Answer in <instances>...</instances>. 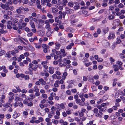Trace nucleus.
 Returning a JSON list of instances; mask_svg holds the SVG:
<instances>
[{"label":"nucleus","mask_w":125,"mask_h":125,"mask_svg":"<svg viewBox=\"0 0 125 125\" xmlns=\"http://www.w3.org/2000/svg\"><path fill=\"white\" fill-rule=\"evenodd\" d=\"M52 12V13H56L58 11V10L55 7H52L51 8Z\"/></svg>","instance_id":"ddd939ff"},{"label":"nucleus","mask_w":125,"mask_h":125,"mask_svg":"<svg viewBox=\"0 0 125 125\" xmlns=\"http://www.w3.org/2000/svg\"><path fill=\"white\" fill-rule=\"evenodd\" d=\"M5 116L7 119H9L11 117V115L10 114H7Z\"/></svg>","instance_id":"13d9d810"},{"label":"nucleus","mask_w":125,"mask_h":125,"mask_svg":"<svg viewBox=\"0 0 125 125\" xmlns=\"http://www.w3.org/2000/svg\"><path fill=\"white\" fill-rule=\"evenodd\" d=\"M52 78L53 79H57L58 80H60L61 78L60 76H57L56 74H54L52 76Z\"/></svg>","instance_id":"9d476101"},{"label":"nucleus","mask_w":125,"mask_h":125,"mask_svg":"<svg viewBox=\"0 0 125 125\" xmlns=\"http://www.w3.org/2000/svg\"><path fill=\"white\" fill-rule=\"evenodd\" d=\"M97 107L99 109V113H101L104 110V109L102 108L101 105H98L97 106Z\"/></svg>","instance_id":"2eb2a0df"},{"label":"nucleus","mask_w":125,"mask_h":125,"mask_svg":"<svg viewBox=\"0 0 125 125\" xmlns=\"http://www.w3.org/2000/svg\"><path fill=\"white\" fill-rule=\"evenodd\" d=\"M29 24L31 26V27L32 28H35V26L34 22L32 21H30L29 22Z\"/></svg>","instance_id":"f3484780"},{"label":"nucleus","mask_w":125,"mask_h":125,"mask_svg":"<svg viewBox=\"0 0 125 125\" xmlns=\"http://www.w3.org/2000/svg\"><path fill=\"white\" fill-rule=\"evenodd\" d=\"M98 111V110L97 108H95L94 109V113L97 114V113Z\"/></svg>","instance_id":"6e6d98bb"},{"label":"nucleus","mask_w":125,"mask_h":125,"mask_svg":"<svg viewBox=\"0 0 125 125\" xmlns=\"http://www.w3.org/2000/svg\"><path fill=\"white\" fill-rule=\"evenodd\" d=\"M116 63L120 66L121 65L123 64L122 62L120 61H118Z\"/></svg>","instance_id":"774afa93"},{"label":"nucleus","mask_w":125,"mask_h":125,"mask_svg":"<svg viewBox=\"0 0 125 125\" xmlns=\"http://www.w3.org/2000/svg\"><path fill=\"white\" fill-rule=\"evenodd\" d=\"M16 12L18 14H21L22 12V11H21V10L19 8L16 10Z\"/></svg>","instance_id":"4c0bfd02"},{"label":"nucleus","mask_w":125,"mask_h":125,"mask_svg":"<svg viewBox=\"0 0 125 125\" xmlns=\"http://www.w3.org/2000/svg\"><path fill=\"white\" fill-rule=\"evenodd\" d=\"M45 28L48 31H50L51 30V28L50 24L46 25L45 26Z\"/></svg>","instance_id":"4468645a"},{"label":"nucleus","mask_w":125,"mask_h":125,"mask_svg":"<svg viewBox=\"0 0 125 125\" xmlns=\"http://www.w3.org/2000/svg\"><path fill=\"white\" fill-rule=\"evenodd\" d=\"M25 31L27 32H30V29L28 27H26L24 29Z\"/></svg>","instance_id":"ea45409f"},{"label":"nucleus","mask_w":125,"mask_h":125,"mask_svg":"<svg viewBox=\"0 0 125 125\" xmlns=\"http://www.w3.org/2000/svg\"><path fill=\"white\" fill-rule=\"evenodd\" d=\"M63 76H62V78L63 80H64L66 78V76L67 75V72H65L63 73Z\"/></svg>","instance_id":"aec40b11"},{"label":"nucleus","mask_w":125,"mask_h":125,"mask_svg":"<svg viewBox=\"0 0 125 125\" xmlns=\"http://www.w3.org/2000/svg\"><path fill=\"white\" fill-rule=\"evenodd\" d=\"M115 36L114 34L113 33L111 32L109 33L108 38L109 40L113 39L115 38Z\"/></svg>","instance_id":"39448f33"},{"label":"nucleus","mask_w":125,"mask_h":125,"mask_svg":"<svg viewBox=\"0 0 125 125\" xmlns=\"http://www.w3.org/2000/svg\"><path fill=\"white\" fill-rule=\"evenodd\" d=\"M14 97L13 96H10L9 97V99L8 100V101L9 103H11L12 101V100L14 99Z\"/></svg>","instance_id":"a878e982"},{"label":"nucleus","mask_w":125,"mask_h":125,"mask_svg":"<svg viewBox=\"0 0 125 125\" xmlns=\"http://www.w3.org/2000/svg\"><path fill=\"white\" fill-rule=\"evenodd\" d=\"M37 33L39 36H42L44 35V33L43 31L40 30L37 32Z\"/></svg>","instance_id":"6ab92c4d"},{"label":"nucleus","mask_w":125,"mask_h":125,"mask_svg":"<svg viewBox=\"0 0 125 125\" xmlns=\"http://www.w3.org/2000/svg\"><path fill=\"white\" fill-rule=\"evenodd\" d=\"M45 23L46 24V25H49L50 24V22L49 21V20H46L44 21Z\"/></svg>","instance_id":"5fc2aeb1"},{"label":"nucleus","mask_w":125,"mask_h":125,"mask_svg":"<svg viewBox=\"0 0 125 125\" xmlns=\"http://www.w3.org/2000/svg\"><path fill=\"white\" fill-rule=\"evenodd\" d=\"M56 95V94L54 93H52L50 94V95L53 97H54Z\"/></svg>","instance_id":"e2e57ef3"},{"label":"nucleus","mask_w":125,"mask_h":125,"mask_svg":"<svg viewBox=\"0 0 125 125\" xmlns=\"http://www.w3.org/2000/svg\"><path fill=\"white\" fill-rule=\"evenodd\" d=\"M38 65H34L32 63H30L29 64V70L30 71H31V69H36L38 67Z\"/></svg>","instance_id":"f03ea898"},{"label":"nucleus","mask_w":125,"mask_h":125,"mask_svg":"<svg viewBox=\"0 0 125 125\" xmlns=\"http://www.w3.org/2000/svg\"><path fill=\"white\" fill-rule=\"evenodd\" d=\"M74 3L73 2H70L68 4V6L71 7H72L73 6Z\"/></svg>","instance_id":"393cba45"},{"label":"nucleus","mask_w":125,"mask_h":125,"mask_svg":"<svg viewBox=\"0 0 125 125\" xmlns=\"http://www.w3.org/2000/svg\"><path fill=\"white\" fill-rule=\"evenodd\" d=\"M28 102V100L27 99H25L23 101V103L24 104H27Z\"/></svg>","instance_id":"4d7b16f0"},{"label":"nucleus","mask_w":125,"mask_h":125,"mask_svg":"<svg viewBox=\"0 0 125 125\" xmlns=\"http://www.w3.org/2000/svg\"><path fill=\"white\" fill-rule=\"evenodd\" d=\"M42 47L43 49L44 52L45 53H47L48 51V49L49 48V46L45 44H42Z\"/></svg>","instance_id":"7ed1b4c3"},{"label":"nucleus","mask_w":125,"mask_h":125,"mask_svg":"<svg viewBox=\"0 0 125 125\" xmlns=\"http://www.w3.org/2000/svg\"><path fill=\"white\" fill-rule=\"evenodd\" d=\"M68 1L67 0H62V4L63 6H65L66 5V4L68 3Z\"/></svg>","instance_id":"b1692460"},{"label":"nucleus","mask_w":125,"mask_h":125,"mask_svg":"<svg viewBox=\"0 0 125 125\" xmlns=\"http://www.w3.org/2000/svg\"><path fill=\"white\" fill-rule=\"evenodd\" d=\"M47 16L50 19L52 18L53 17V16L52 14L49 13H47Z\"/></svg>","instance_id":"2f4dec72"},{"label":"nucleus","mask_w":125,"mask_h":125,"mask_svg":"<svg viewBox=\"0 0 125 125\" xmlns=\"http://www.w3.org/2000/svg\"><path fill=\"white\" fill-rule=\"evenodd\" d=\"M60 52L62 53V56L64 57L67 55V53L65 52V50L64 49H62L60 50Z\"/></svg>","instance_id":"0eeeda50"},{"label":"nucleus","mask_w":125,"mask_h":125,"mask_svg":"<svg viewBox=\"0 0 125 125\" xmlns=\"http://www.w3.org/2000/svg\"><path fill=\"white\" fill-rule=\"evenodd\" d=\"M109 104V103H103L101 104V106H102V107H104L106 105H108Z\"/></svg>","instance_id":"de8ad7c7"},{"label":"nucleus","mask_w":125,"mask_h":125,"mask_svg":"<svg viewBox=\"0 0 125 125\" xmlns=\"http://www.w3.org/2000/svg\"><path fill=\"white\" fill-rule=\"evenodd\" d=\"M66 114H67L68 115H70L71 114V110H69L68 111H66Z\"/></svg>","instance_id":"0e129e2a"},{"label":"nucleus","mask_w":125,"mask_h":125,"mask_svg":"<svg viewBox=\"0 0 125 125\" xmlns=\"http://www.w3.org/2000/svg\"><path fill=\"white\" fill-rule=\"evenodd\" d=\"M8 15H11L12 14V12L10 11H7V14Z\"/></svg>","instance_id":"864d4df0"},{"label":"nucleus","mask_w":125,"mask_h":125,"mask_svg":"<svg viewBox=\"0 0 125 125\" xmlns=\"http://www.w3.org/2000/svg\"><path fill=\"white\" fill-rule=\"evenodd\" d=\"M51 32L50 31H48L46 33V35L47 36L49 37L51 36Z\"/></svg>","instance_id":"49530a36"},{"label":"nucleus","mask_w":125,"mask_h":125,"mask_svg":"<svg viewBox=\"0 0 125 125\" xmlns=\"http://www.w3.org/2000/svg\"><path fill=\"white\" fill-rule=\"evenodd\" d=\"M120 56L121 58L122 59L124 58H125L124 55L122 53L120 54Z\"/></svg>","instance_id":"338daca9"},{"label":"nucleus","mask_w":125,"mask_h":125,"mask_svg":"<svg viewBox=\"0 0 125 125\" xmlns=\"http://www.w3.org/2000/svg\"><path fill=\"white\" fill-rule=\"evenodd\" d=\"M12 21L13 23L11 24V26L12 27V29L14 30H17L18 27L16 26V24L18 22V19L16 18H14L13 19Z\"/></svg>","instance_id":"f257e3e1"},{"label":"nucleus","mask_w":125,"mask_h":125,"mask_svg":"<svg viewBox=\"0 0 125 125\" xmlns=\"http://www.w3.org/2000/svg\"><path fill=\"white\" fill-rule=\"evenodd\" d=\"M5 56L8 58H10L11 57V54H10L9 51L7 52L5 55Z\"/></svg>","instance_id":"a211bd4d"},{"label":"nucleus","mask_w":125,"mask_h":125,"mask_svg":"<svg viewBox=\"0 0 125 125\" xmlns=\"http://www.w3.org/2000/svg\"><path fill=\"white\" fill-rule=\"evenodd\" d=\"M19 116V115L18 114H13V118L14 119H16Z\"/></svg>","instance_id":"58836bf2"},{"label":"nucleus","mask_w":125,"mask_h":125,"mask_svg":"<svg viewBox=\"0 0 125 125\" xmlns=\"http://www.w3.org/2000/svg\"><path fill=\"white\" fill-rule=\"evenodd\" d=\"M46 101V100L45 99H43L41 101V104H44Z\"/></svg>","instance_id":"052dcab7"},{"label":"nucleus","mask_w":125,"mask_h":125,"mask_svg":"<svg viewBox=\"0 0 125 125\" xmlns=\"http://www.w3.org/2000/svg\"><path fill=\"white\" fill-rule=\"evenodd\" d=\"M19 97H22L23 98H26V95L24 94H20L19 95H18Z\"/></svg>","instance_id":"bb28decb"},{"label":"nucleus","mask_w":125,"mask_h":125,"mask_svg":"<svg viewBox=\"0 0 125 125\" xmlns=\"http://www.w3.org/2000/svg\"><path fill=\"white\" fill-rule=\"evenodd\" d=\"M3 106L4 107L7 108H8V107H11L12 106V104L9 103H7L4 104Z\"/></svg>","instance_id":"423d86ee"},{"label":"nucleus","mask_w":125,"mask_h":125,"mask_svg":"<svg viewBox=\"0 0 125 125\" xmlns=\"http://www.w3.org/2000/svg\"><path fill=\"white\" fill-rule=\"evenodd\" d=\"M99 78V76L98 75H95L94 76L93 78L94 79L96 80L98 79Z\"/></svg>","instance_id":"603ef678"},{"label":"nucleus","mask_w":125,"mask_h":125,"mask_svg":"<svg viewBox=\"0 0 125 125\" xmlns=\"http://www.w3.org/2000/svg\"><path fill=\"white\" fill-rule=\"evenodd\" d=\"M66 94L69 95H71L72 93L71 91L69 90H68L66 91Z\"/></svg>","instance_id":"a19ab883"},{"label":"nucleus","mask_w":125,"mask_h":125,"mask_svg":"<svg viewBox=\"0 0 125 125\" xmlns=\"http://www.w3.org/2000/svg\"><path fill=\"white\" fill-rule=\"evenodd\" d=\"M79 5L78 4H76V5L74 7V8L76 10L79 9L80 8Z\"/></svg>","instance_id":"c9c22d12"},{"label":"nucleus","mask_w":125,"mask_h":125,"mask_svg":"<svg viewBox=\"0 0 125 125\" xmlns=\"http://www.w3.org/2000/svg\"><path fill=\"white\" fill-rule=\"evenodd\" d=\"M41 96L42 97L45 99H46L47 98V95L46 94H42Z\"/></svg>","instance_id":"c85d7f7f"},{"label":"nucleus","mask_w":125,"mask_h":125,"mask_svg":"<svg viewBox=\"0 0 125 125\" xmlns=\"http://www.w3.org/2000/svg\"><path fill=\"white\" fill-rule=\"evenodd\" d=\"M0 7L2 9H5L6 10H7V8L5 4H3L2 3H0Z\"/></svg>","instance_id":"dca6fc26"},{"label":"nucleus","mask_w":125,"mask_h":125,"mask_svg":"<svg viewBox=\"0 0 125 125\" xmlns=\"http://www.w3.org/2000/svg\"><path fill=\"white\" fill-rule=\"evenodd\" d=\"M118 7L119 8H122L124 7V6L122 4L120 3L118 5Z\"/></svg>","instance_id":"c03bdc74"},{"label":"nucleus","mask_w":125,"mask_h":125,"mask_svg":"<svg viewBox=\"0 0 125 125\" xmlns=\"http://www.w3.org/2000/svg\"><path fill=\"white\" fill-rule=\"evenodd\" d=\"M55 45L56 46L55 48L56 49L58 50L60 48V47L61 46V45L60 43L57 42H56L55 43Z\"/></svg>","instance_id":"9b49d317"},{"label":"nucleus","mask_w":125,"mask_h":125,"mask_svg":"<svg viewBox=\"0 0 125 125\" xmlns=\"http://www.w3.org/2000/svg\"><path fill=\"white\" fill-rule=\"evenodd\" d=\"M19 104V102L18 101H15V102L14 104V105L15 107H17L18 106Z\"/></svg>","instance_id":"37998d69"},{"label":"nucleus","mask_w":125,"mask_h":125,"mask_svg":"<svg viewBox=\"0 0 125 125\" xmlns=\"http://www.w3.org/2000/svg\"><path fill=\"white\" fill-rule=\"evenodd\" d=\"M41 18L44 20H46L47 19V17L45 15H43L42 16Z\"/></svg>","instance_id":"69168bd1"},{"label":"nucleus","mask_w":125,"mask_h":125,"mask_svg":"<svg viewBox=\"0 0 125 125\" xmlns=\"http://www.w3.org/2000/svg\"><path fill=\"white\" fill-rule=\"evenodd\" d=\"M115 16L113 15H109L108 17V19L110 20H113L115 19Z\"/></svg>","instance_id":"5701e85b"},{"label":"nucleus","mask_w":125,"mask_h":125,"mask_svg":"<svg viewBox=\"0 0 125 125\" xmlns=\"http://www.w3.org/2000/svg\"><path fill=\"white\" fill-rule=\"evenodd\" d=\"M12 23H13L12 22V21H7L6 22V24L7 25H10V24L11 25V24Z\"/></svg>","instance_id":"79ce46f5"},{"label":"nucleus","mask_w":125,"mask_h":125,"mask_svg":"<svg viewBox=\"0 0 125 125\" xmlns=\"http://www.w3.org/2000/svg\"><path fill=\"white\" fill-rule=\"evenodd\" d=\"M79 105L82 106H83L85 105V102H82L81 101L79 103Z\"/></svg>","instance_id":"a18cd8bd"},{"label":"nucleus","mask_w":125,"mask_h":125,"mask_svg":"<svg viewBox=\"0 0 125 125\" xmlns=\"http://www.w3.org/2000/svg\"><path fill=\"white\" fill-rule=\"evenodd\" d=\"M33 33L31 32L30 33H28L27 34V36L29 37H31L33 35Z\"/></svg>","instance_id":"473e14b6"},{"label":"nucleus","mask_w":125,"mask_h":125,"mask_svg":"<svg viewBox=\"0 0 125 125\" xmlns=\"http://www.w3.org/2000/svg\"><path fill=\"white\" fill-rule=\"evenodd\" d=\"M47 61L42 62L41 63V64L43 67L46 69H47L48 68V66L47 65Z\"/></svg>","instance_id":"20e7f679"},{"label":"nucleus","mask_w":125,"mask_h":125,"mask_svg":"<svg viewBox=\"0 0 125 125\" xmlns=\"http://www.w3.org/2000/svg\"><path fill=\"white\" fill-rule=\"evenodd\" d=\"M109 29L108 27L106 28L103 29V31L104 33V34H105L109 31Z\"/></svg>","instance_id":"412c9836"},{"label":"nucleus","mask_w":125,"mask_h":125,"mask_svg":"<svg viewBox=\"0 0 125 125\" xmlns=\"http://www.w3.org/2000/svg\"><path fill=\"white\" fill-rule=\"evenodd\" d=\"M73 9H71L66 10L65 11V13L67 14H70L73 13Z\"/></svg>","instance_id":"6e6552de"},{"label":"nucleus","mask_w":125,"mask_h":125,"mask_svg":"<svg viewBox=\"0 0 125 125\" xmlns=\"http://www.w3.org/2000/svg\"><path fill=\"white\" fill-rule=\"evenodd\" d=\"M49 70L48 71L51 74H53L54 72V68L52 67H49Z\"/></svg>","instance_id":"f8f14e48"},{"label":"nucleus","mask_w":125,"mask_h":125,"mask_svg":"<svg viewBox=\"0 0 125 125\" xmlns=\"http://www.w3.org/2000/svg\"><path fill=\"white\" fill-rule=\"evenodd\" d=\"M9 52L13 56H15V55L16 53L15 51L14 50H12L11 51H9Z\"/></svg>","instance_id":"e433bc0d"},{"label":"nucleus","mask_w":125,"mask_h":125,"mask_svg":"<svg viewBox=\"0 0 125 125\" xmlns=\"http://www.w3.org/2000/svg\"><path fill=\"white\" fill-rule=\"evenodd\" d=\"M50 87V86L48 85H46L44 86V88L47 90Z\"/></svg>","instance_id":"3c124183"},{"label":"nucleus","mask_w":125,"mask_h":125,"mask_svg":"<svg viewBox=\"0 0 125 125\" xmlns=\"http://www.w3.org/2000/svg\"><path fill=\"white\" fill-rule=\"evenodd\" d=\"M22 2L23 4H27L28 3L29 1L28 0H23Z\"/></svg>","instance_id":"8fccbe9b"},{"label":"nucleus","mask_w":125,"mask_h":125,"mask_svg":"<svg viewBox=\"0 0 125 125\" xmlns=\"http://www.w3.org/2000/svg\"><path fill=\"white\" fill-rule=\"evenodd\" d=\"M41 3L42 5L44 6L46 4V1L43 0H41Z\"/></svg>","instance_id":"72a5a7b5"},{"label":"nucleus","mask_w":125,"mask_h":125,"mask_svg":"<svg viewBox=\"0 0 125 125\" xmlns=\"http://www.w3.org/2000/svg\"><path fill=\"white\" fill-rule=\"evenodd\" d=\"M115 3L116 4H119L120 3L119 0H115L114 1Z\"/></svg>","instance_id":"bf43d9fd"},{"label":"nucleus","mask_w":125,"mask_h":125,"mask_svg":"<svg viewBox=\"0 0 125 125\" xmlns=\"http://www.w3.org/2000/svg\"><path fill=\"white\" fill-rule=\"evenodd\" d=\"M112 123L114 125H118L119 124L118 123V121H113L112 122Z\"/></svg>","instance_id":"cd10ccee"},{"label":"nucleus","mask_w":125,"mask_h":125,"mask_svg":"<svg viewBox=\"0 0 125 125\" xmlns=\"http://www.w3.org/2000/svg\"><path fill=\"white\" fill-rule=\"evenodd\" d=\"M59 105L60 107L62 109H64L65 108V105L64 104H61Z\"/></svg>","instance_id":"7c9ffc66"},{"label":"nucleus","mask_w":125,"mask_h":125,"mask_svg":"<svg viewBox=\"0 0 125 125\" xmlns=\"http://www.w3.org/2000/svg\"><path fill=\"white\" fill-rule=\"evenodd\" d=\"M3 18L7 20L9 18V16L7 14H5L3 15Z\"/></svg>","instance_id":"c756f323"},{"label":"nucleus","mask_w":125,"mask_h":125,"mask_svg":"<svg viewBox=\"0 0 125 125\" xmlns=\"http://www.w3.org/2000/svg\"><path fill=\"white\" fill-rule=\"evenodd\" d=\"M39 81H40V83L41 84H41L42 85H45L46 84V82L44 81V79L42 78H41L39 79Z\"/></svg>","instance_id":"1a4fd4ad"},{"label":"nucleus","mask_w":125,"mask_h":125,"mask_svg":"<svg viewBox=\"0 0 125 125\" xmlns=\"http://www.w3.org/2000/svg\"><path fill=\"white\" fill-rule=\"evenodd\" d=\"M74 44L73 43H71L70 44V45H68L66 47V49H70L71 48L72 46H73Z\"/></svg>","instance_id":"4be33fe9"},{"label":"nucleus","mask_w":125,"mask_h":125,"mask_svg":"<svg viewBox=\"0 0 125 125\" xmlns=\"http://www.w3.org/2000/svg\"><path fill=\"white\" fill-rule=\"evenodd\" d=\"M27 91L25 89H23L21 91V92L24 93H26Z\"/></svg>","instance_id":"680f3d73"},{"label":"nucleus","mask_w":125,"mask_h":125,"mask_svg":"<svg viewBox=\"0 0 125 125\" xmlns=\"http://www.w3.org/2000/svg\"><path fill=\"white\" fill-rule=\"evenodd\" d=\"M57 2V0H52L51 1V3L54 4H56Z\"/></svg>","instance_id":"09e8293b"},{"label":"nucleus","mask_w":125,"mask_h":125,"mask_svg":"<svg viewBox=\"0 0 125 125\" xmlns=\"http://www.w3.org/2000/svg\"><path fill=\"white\" fill-rule=\"evenodd\" d=\"M77 20L76 19H75L74 20L71 21V23L73 25L74 24V23L77 22Z\"/></svg>","instance_id":"f704fd0d"}]
</instances>
